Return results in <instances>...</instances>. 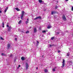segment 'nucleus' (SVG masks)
<instances>
[{"instance_id":"obj_1","label":"nucleus","mask_w":73,"mask_h":73,"mask_svg":"<svg viewBox=\"0 0 73 73\" xmlns=\"http://www.w3.org/2000/svg\"><path fill=\"white\" fill-rule=\"evenodd\" d=\"M25 13V12L24 11H22L21 15V19H23V16H24Z\"/></svg>"},{"instance_id":"obj_2","label":"nucleus","mask_w":73,"mask_h":73,"mask_svg":"<svg viewBox=\"0 0 73 73\" xmlns=\"http://www.w3.org/2000/svg\"><path fill=\"white\" fill-rule=\"evenodd\" d=\"M62 66L61 67V68H64V66H65V60L64 59H63V62H62Z\"/></svg>"},{"instance_id":"obj_3","label":"nucleus","mask_w":73,"mask_h":73,"mask_svg":"<svg viewBox=\"0 0 73 73\" xmlns=\"http://www.w3.org/2000/svg\"><path fill=\"white\" fill-rule=\"evenodd\" d=\"M26 69H28V67H29V65H28V64L27 63H26Z\"/></svg>"},{"instance_id":"obj_4","label":"nucleus","mask_w":73,"mask_h":73,"mask_svg":"<svg viewBox=\"0 0 73 73\" xmlns=\"http://www.w3.org/2000/svg\"><path fill=\"white\" fill-rule=\"evenodd\" d=\"M37 32V29H36V28L35 27L34 28V33H36Z\"/></svg>"},{"instance_id":"obj_5","label":"nucleus","mask_w":73,"mask_h":73,"mask_svg":"<svg viewBox=\"0 0 73 73\" xmlns=\"http://www.w3.org/2000/svg\"><path fill=\"white\" fill-rule=\"evenodd\" d=\"M41 19V17L40 16L38 17H36V18L34 19V20H36V19Z\"/></svg>"},{"instance_id":"obj_6","label":"nucleus","mask_w":73,"mask_h":73,"mask_svg":"<svg viewBox=\"0 0 73 73\" xmlns=\"http://www.w3.org/2000/svg\"><path fill=\"white\" fill-rule=\"evenodd\" d=\"M8 9V7H7L5 9V10L4 11V13H5L6 12H7V10Z\"/></svg>"},{"instance_id":"obj_7","label":"nucleus","mask_w":73,"mask_h":73,"mask_svg":"<svg viewBox=\"0 0 73 73\" xmlns=\"http://www.w3.org/2000/svg\"><path fill=\"white\" fill-rule=\"evenodd\" d=\"M62 18L63 20H64V21H66V19L65 16H63Z\"/></svg>"},{"instance_id":"obj_8","label":"nucleus","mask_w":73,"mask_h":73,"mask_svg":"<svg viewBox=\"0 0 73 73\" xmlns=\"http://www.w3.org/2000/svg\"><path fill=\"white\" fill-rule=\"evenodd\" d=\"M27 21H26L25 22V23L26 24H27L28 23H29V19H27Z\"/></svg>"},{"instance_id":"obj_9","label":"nucleus","mask_w":73,"mask_h":73,"mask_svg":"<svg viewBox=\"0 0 73 73\" xmlns=\"http://www.w3.org/2000/svg\"><path fill=\"white\" fill-rule=\"evenodd\" d=\"M11 29H12V27H9L8 28V31H9L10 32L11 31Z\"/></svg>"},{"instance_id":"obj_10","label":"nucleus","mask_w":73,"mask_h":73,"mask_svg":"<svg viewBox=\"0 0 73 73\" xmlns=\"http://www.w3.org/2000/svg\"><path fill=\"white\" fill-rule=\"evenodd\" d=\"M10 44H8L7 47V49H9V48H10Z\"/></svg>"},{"instance_id":"obj_11","label":"nucleus","mask_w":73,"mask_h":73,"mask_svg":"<svg viewBox=\"0 0 73 73\" xmlns=\"http://www.w3.org/2000/svg\"><path fill=\"white\" fill-rule=\"evenodd\" d=\"M15 9L17 10V11H20V9H19V8H15Z\"/></svg>"},{"instance_id":"obj_12","label":"nucleus","mask_w":73,"mask_h":73,"mask_svg":"<svg viewBox=\"0 0 73 73\" xmlns=\"http://www.w3.org/2000/svg\"><path fill=\"white\" fill-rule=\"evenodd\" d=\"M51 27H52V26H48V27H47V28H48V29H50V28H51Z\"/></svg>"},{"instance_id":"obj_13","label":"nucleus","mask_w":73,"mask_h":73,"mask_svg":"<svg viewBox=\"0 0 73 73\" xmlns=\"http://www.w3.org/2000/svg\"><path fill=\"white\" fill-rule=\"evenodd\" d=\"M21 59L23 61H24V59H25V58L24 57H22Z\"/></svg>"},{"instance_id":"obj_14","label":"nucleus","mask_w":73,"mask_h":73,"mask_svg":"<svg viewBox=\"0 0 73 73\" xmlns=\"http://www.w3.org/2000/svg\"><path fill=\"white\" fill-rule=\"evenodd\" d=\"M2 25L3 28H4V22H3L2 23Z\"/></svg>"},{"instance_id":"obj_15","label":"nucleus","mask_w":73,"mask_h":73,"mask_svg":"<svg viewBox=\"0 0 73 73\" xmlns=\"http://www.w3.org/2000/svg\"><path fill=\"white\" fill-rule=\"evenodd\" d=\"M56 68H57V67H55L52 70L53 72H54L55 71V69Z\"/></svg>"},{"instance_id":"obj_16","label":"nucleus","mask_w":73,"mask_h":73,"mask_svg":"<svg viewBox=\"0 0 73 73\" xmlns=\"http://www.w3.org/2000/svg\"><path fill=\"white\" fill-rule=\"evenodd\" d=\"M54 37H52L51 38V40H54Z\"/></svg>"},{"instance_id":"obj_17","label":"nucleus","mask_w":73,"mask_h":73,"mask_svg":"<svg viewBox=\"0 0 73 73\" xmlns=\"http://www.w3.org/2000/svg\"><path fill=\"white\" fill-rule=\"evenodd\" d=\"M22 21H21V20H20V21H19V24H21V23Z\"/></svg>"},{"instance_id":"obj_18","label":"nucleus","mask_w":73,"mask_h":73,"mask_svg":"<svg viewBox=\"0 0 73 73\" xmlns=\"http://www.w3.org/2000/svg\"><path fill=\"white\" fill-rule=\"evenodd\" d=\"M42 1L41 0H39V3H41L42 2Z\"/></svg>"},{"instance_id":"obj_19","label":"nucleus","mask_w":73,"mask_h":73,"mask_svg":"<svg viewBox=\"0 0 73 73\" xmlns=\"http://www.w3.org/2000/svg\"><path fill=\"white\" fill-rule=\"evenodd\" d=\"M29 33V31H27L26 32V33Z\"/></svg>"},{"instance_id":"obj_20","label":"nucleus","mask_w":73,"mask_h":73,"mask_svg":"<svg viewBox=\"0 0 73 73\" xmlns=\"http://www.w3.org/2000/svg\"><path fill=\"white\" fill-rule=\"evenodd\" d=\"M44 72L45 73H46V72H48V70H45Z\"/></svg>"},{"instance_id":"obj_21","label":"nucleus","mask_w":73,"mask_h":73,"mask_svg":"<svg viewBox=\"0 0 73 73\" xmlns=\"http://www.w3.org/2000/svg\"><path fill=\"white\" fill-rule=\"evenodd\" d=\"M69 53H68L67 54V56H69Z\"/></svg>"},{"instance_id":"obj_22","label":"nucleus","mask_w":73,"mask_h":73,"mask_svg":"<svg viewBox=\"0 0 73 73\" xmlns=\"http://www.w3.org/2000/svg\"><path fill=\"white\" fill-rule=\"evenodd\" d=\"M0 39H1V40H4V38H2V37H1Z\"/></svg>"},{"instance_id":"obj_23","label":"nucleus","mask_w":73,"mask_h":73,"mask_svg":"<svg viewBox=\"0 0 73 73\" xmlns=\"http://www.w3.org/2000/svg\"><path fill=\"white\" fill-rule=\"evenodd\" d=\"M58 53H60V52H61V51L59 50L58 51Z\"/></svg>"},{"instance_id":"obj_24","label":"nucleus","mask_w":73,"mask_h":73,"mask_svg":"<svg viewBox=\"0 0 73 73\" xmlns=\"http://www.w3.org/2000/svg\"><path fill=\"white\" fill-rule=\"evenodd\" d=\"M43 33H46V31H42Z\"/></svg>"},{"instance_id":"obj_25","label":"nucleus","mask_w":73,"mask_h":73,"mask_svg":"<svg viewBox=\"0 0 73 73\" xmlns=\"http://www.w3.org/2000/svg\"><path fill=\"white\" fill-rule=\"evenodd\" d=\"M53 46V45H51V44H50V47H52V46Z\"/></svg>"},{"instance_id":"obj_26","label":"nucleus","mask_w":73,"mask_h":73,"mask_svg":"<svg viewBox=\"0 0 73 73\" xmlns=\"http://www.w3.org/2000/svg\"><path fill=\"white\" fill-rule=\"evenodd\" d=\"M10 57H13V55H12V54H11V55L10 56Z\"/></svg>"},{"instance_id":"obj_27","label":"nucleus","mask_w":73,"mask_h":73,"mask_svg":"<svg viewBox=\"0 0 73 73\" xmlns=\"http://www.w3.org/2000/svg\"><path fill=\"white\" fill-rule=\"evenodd\" d=\"M57 8H58V7L57 6H55V8L56 9H57Z\"/></svg>"},{"instance_id":"obj_28","label":"nucleus","mask_w":73,"mask_h":73,"mask_svg":"<svg viewBox=\"0 0 73 73\" xmlns=\"http://www.w3.org/2000/svg\"><path fill=\"white\" fill-rule=\"evenodd\" d=\"M53 13H54V12H53V11H52L51 12V14L53 15Z\"/></svg>"},{"instance_id":"obj_29","label":"nucleus","mask_w":73,"mask_h":73,"mask_svg":"<svg viewBox=\"0 0 73 73\" xmlns=\"http://www.w3.org/2000/svg\"><path fill=\"white\" fill-rule=\"evenodd\" d=\"M2 56H4V54L3 53H2L1 54Z\"/></svg>"},{"instance_id":"obj_30","label":"nucleus","mask_w":73,"mask_h":73,"mask_svg":"<svg viewBox=\"0 0 73 73\" xmlns=\"http://www.w3.org/2000/svg\"><path fill=\"white\" fill-rule=\"evenodd\" d=\"M57 33V34L58 35H59V33H59V32H58L57 33Z\"/></svg>"},{"instance_id":"obj_31","label":"nucleus","mask_w":73,"mask_h":73,"mask_svg":"<svg viewBox=\"0 0 73 73\" xmlns=\"http://www.w3.org/2000/svg\"><path fill=\"white\" fill-rule=\"evenodd\" d=\"M21 33H24V32H23V31H21Z\"/></svg>"},{"instance_id":"obj_32","label":"nucleus","mask_w":73,"mask_h":73,"mask_svg":"<svg viewBox=\"0 0 73 73\" xmlns=\"http://www.w3.org/2000/svg\"><path fill=\"white\" fill-rule=\"evenodd\" d=\"M36 43H37V44H38L39 43V42H38V41H36Z\"/></svg>"},{"instance_id":"obj_33","label":"nucleus","mask_w":73,"mask_h":73,"mask_svg":"<svg viewBox=\"0 0 73 73\" xmlns=\"http://www.w3.org/2000/svg\"><path fill=\"white\" fill-rule=\"evenodd\" d=\"M31 28H32V27H29V29H31Z\"/></svg>"},{"instance_id":"obj_34","label":"nucleus","mask_w":73,"mask_h":73,"mask_svg":"<svg viewBox=\"0 0 73 73\" xmlns=\"http://www.w3.org/2000/svg\"><path fill=\"white\" fill-rule=\"evenodd\" d=\"M16 59H15L14 60V62H16Z\"/></svg>"},{"instance_id":"obj_35","label":"nucleus","mask_w":73,"mask_h":73,"mask_svg":"<svg viewBox=\"0 0 73 73\" xmlns=\"http://www.w3.org/2000/svg\"><path fill=\"white\" fill-rule=\"evenodd\" d=\"M15 40H16V41H17V38H15Z\"/></svg>"},{"instance_id":"obj_36","label":"nucleus","mask_w":73,"mask_h":73,"mask_svg":"<svg viewBox=\"0 0 73 73\" xmlns=\"http://www.w3.org/2000/svg\"><path fill=\"white\" fill-rule=\"evenodd\" d=\"M7 27H9V25H7Z\"/></svg>"},{"instance_id":"obj_37","label":"nucleus","mask_w":73,"mask_h":73,"mask_svg":"<svg viewBox=\"0 0 73 73\" xmlns=\"http://www.w3.org/2000/svg\"><path fill=\"white\" fill-rule=\"evenodd\" d=\"M18 67H19V68L20 67V65H19Z\"/></svg>"},{"instance_id":"obj_38","label":"nucleus","mask_w":73,"mask_h":73,"mask_svg":"<svg viewBox=\"0 0 73 73\" xmlns=\"http://www.w3.org/2000/svg\"><path fill=\"white\" fill-rule=\"evenodd\" d=\"M70 63H71V64H72V61L70 62Z\"/></svg>"},{"instance_id":"obj_39","label":"nucleus","mask_w":73,"mask_h":73,"mask_svg":"<svg viewBox=\"0 0 73 73\" xmlns=\"http://www.w3.org/2000/svg\"><path fill=\"white\" fill-rule=\"evenodd\" d=\"M1 12H2V11H0V13H1Z\"/></svg>"},{"instance_id":"obj_40","label":"nucleus","mask_w":73,"mask_h":73,"mask_svg":"<svg viewBox=\"0 0 73 73\" xmlns=\"http://www.w3.org/2000/svg\"><path fill=\"white\" fill-rule=\"evenodd\" d=\"M39 30H41V29L40 28H39Z\"/></svg>"},{"instance_id":"obj_41","label":"nucleus","mask_w":73,"mask_h":73,"mask_svg":"<svg viewBox=\"0 0 73 73\" xmlns=\"http://www.w3.org/2000/svg\"><path fill=\"white\" fill-rule=\"evenodd\" d=\"M66 1H68L69 0H65Z\"/></svg>"},{"instance_id":"obj_42","label":"nucleus","mask_w":73,"mask_h":73,"mask_svg":"<svg viewBox=\"0 0 73 73\" xmlns=\"http://www.w3.org/2000/svg\"><path fill=\"white\" fill-rule=\"evenodd\" d=\"M36 69H38V67H36Z\"/></svg>"},{"instance_id":"obj_43","label":"nucleus","mask_w":73,"mask_h":73,"mask_svg":"<svg viewBox=\"0 0 73 73\" xmlns=\"http://www.w3.org/2000/svg\"><path fill=\"white\" fill-rule=\"evenodd\" d=\"M15 36H16V37H17V35H15Z\"/></svg>"},{"instance_id":"obj_44","label":"nucleus","mask_w":73,"mask_h":73,"mask_svg":"<svg viewBox=\"0 0 73 73\" xmlns=\"http://www.w3.org/2000/svg\"><path fill=\"white\" fill-rule=\"evenodd\" d=\"M49 35H50V33H49Z\"/></svg>"},{"instance_id":"obj_45","label":"nucleus","mask_w":73,"mask_h":73,"mask_svg":"<svg viewBox=\"0 0 73 73\" xmlns=\"http://www.w3.org/2000/svg\"><path fill=\"white\" fill-rule=\"evenodd\" d=\"M17 69H19V67H17Z\"/></svg>"}]
</instances>
